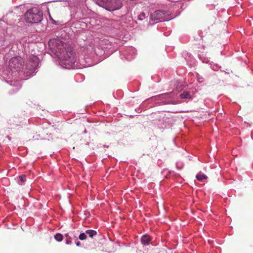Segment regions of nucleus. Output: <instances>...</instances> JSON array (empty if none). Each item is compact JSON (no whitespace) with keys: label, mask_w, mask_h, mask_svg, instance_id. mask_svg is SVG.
Listing matches in <instances>:
<instances>
[{"label":"nucleus","mask_w":253,"mask_h":253,"mask_svg":"<svg viewBox=\"0 0 253 253\" xmlns=\"http://www.w3.org/2000/svg\"><path fill=\"white\" fill-rule=\"evenodd\" d=\"M50 42L56 45V52L59 53L58 55L59 58L64 61L65 64L70 67L75 64L76 57L72 48L69 44L58 40H51L49 42V43Z\"/></svg>","instance_id":"f257e3e1"},{"label":"nucleus","mask_w":253,"mask_h":253,"mask_svg":"<svg viewBox=\"0 0 253 253\" xmlns=\"http://www.w3.org/2000/svg\"><path fill=\"white\" fill-rule=\"evenodd\" d=\"M95 3L109 11L121 9L123 2L121 0H94Z\"/></svg>","instance_id":"f03ea898"},{"label":"nucleus","mask_w":253,"mask_h":253,"mask_svg":"<svg viewBox=\"0 0 253 253\" xmlns=\"http://www.w3.org/2000/svg\"><path fill=\"white\" fill-rule=\"evenodd\" d=\"M24 16L27 22L37 23L42 20V12L37 7H33L27 11Z\"/></svg>","instance_id":"7ed1b4c3"},{"label":"nucleus","mask_w":253,"mask_h":253,"mask_svg":"<svg viewBox=\"0 0 253 253\" xmlns=\"http://www.w3.org/2000/svg\"><path fill=\"white\" fill-rule=\"evenodd\" d=\"M22 63V58L20 57H14L9 60V66L11 70L18 71L21 68Z\"/></svg>","instance_id":"20e7f679"},{"label":"nucleus","mask_w":253,"mask_h":253,"mask_svg":"<svg viewBox=\"0 0 253 253\" xmlns=\"http://www.w3.org/2000/svg\"><path fill=\"white\" fill-rule=\"evenodd\" d=\"M39 60L37 56H31L29 57V61L26 63V68L31 72H34L39 64Z\"/></svg>","instance_id":"39448f33"},{"label":"nucleus","mask_w":253,"mask_h":253,"mask_svg":"<svg viewBox=\"0 0 253 253\" xmlns=\"http://www.w3.org/2000/svg\"><path fill=\"white\" fill-rule=\"evenodd\" d=\"M151 241V237L147 235H143L141 239V242L144 245H148Z\"/></svg>","instance_id":"423d86ee"},{"label":"nucleus","mask_w":253,"mask_h":253,"mask_svg":"<svg viewBox=\"0 0 253 253\" xmlns=\"http://www.w3.org/2000/svg\"><path fill=\"white\" fill-rule=\"evenodd\" d=\"M164 14L163 12L161 10H157L156 11L154 14H153L152 16H153L154 19H160L162 17V16Z\"/></svg>","instance_id":"0eeeda50"},{"label":"nucleus","mask_w":253,"mask_h":253,"mask_svg":"<svg viewBox=\"0 0 253 253\" xmlns=\"http://www.w3.org/2000/svg\"><path fill=\"white\" fill-rule=\"evenodd\" d=\"M196 177L197 179L200 181H202L208 178V176L206 174H203L201 172H199V173H198L196 175Z\"/></svg>","instance_id":"6e6552de"},{"label":"nucleus","mask_w":253,"mask_h":253,"mask_svg":"<svg viewBox=\"0 0 253 253\" xmlns=\"http://www.w3.org/2000/svg\"><path fill=\"white\" fill-rule=\"evenodd\" d=\"M85 233L91 238H92L97 234L96 231L93 230H87L85 231Z\"/></svg>","instance_id":"1a4fd4ad"},{"label":"nucleus","mask_w":253,"mask_h":253,"mask_svg":"<svg viewBox=\"0 0 253 253\" xmlns=\"http://www.w3.org/2000/svg\"><path fill=\"white\" fill-rule=\"evenodd\" d=\"M55 239L58 241L60 242L63 240V235L60 233H57L54 236Z\"/></svg>","instance_id":"9d476101"},{"label":"nucleus","mask_w":253,"mask_h":253,"mask_svg":"<svg viewBox=\"0 0 253 253\" xmlns=\"http://www.w3.org/2000/svg\"><path fill=\"white\" fill-rule=\"evenodd\" d=\"M189 96V93L188 91L184 92L183 93L180 94L181 98H188Z\"/></svg>","instance_id":"9b49d317"},{"label":"nucleus","mask_w":253,"mask_h":253,"mask_svg":"<svg viewBox=\"0 0 253 253\" xmlns=\"http://www.w3.org/2000/svg\"><path fill=\"white\" fill-rule=\"evenodd\" d=\"M19 177L21 182L20 184H22L26 181V176L25 175H21Z\"/></svg>","instance_id":"f8f14e48"},{"label":"nucleus","mask_w":253,"mask_h":253,"mask_svg":"<svg viewBox=\"0 0 253 253\" xmlns=\"http://www.w3.org/2000/svg\"><path fill=\"white\" fill-rule=\"evenodd\" d=\"M79 239L81 240H85L86 239L87 236H86L85 233H82L80 234V235H79Z\"/></svg>","instance_id":"ddd939ff"},{"label":"nucleus","mask_w":253,"mask_h":253,"mask_svg":"<svg viewBox=\"0 0 253 253\" xmlns=\"http://www.w3.org/2000/svg\"><path fill=\"white\" fill-rule=\"evenodd\" d=\"M72 243L71 240L69 238H67L66 240V243L68 245L71 244Z\"/></svg>","instance_id":"4468645a"},{"label":"nucleus","mask_w":253,"mask_h":253,"mask_svg":"<svg viewBox=\"0 0 253 253\" xmlns=\"http://www.w3.org/2000/svg\"><path fill=\"white\" fill-rule=\"evenodd\" d=\"M80 245H81V243H80V242L78 241V242L76 243V245H77V246H80Z\"/></svg>","instance_id":"2eb2a0df"},{"label":"nucleus","mask_w":253,"mask_h":253,"mask_svg":"<svg viewBox=\"0 0 253 253\" xmlns=\"http://www.w3.org/2000/svg\"><path fill=\"white\" fill-rule=\"evenodd\" d=\"M66 237H69L68 235V234H66Z\"/></svg>","instance_id":"dca6fc26"}]
</instances>
